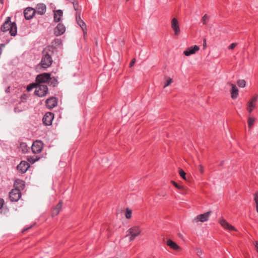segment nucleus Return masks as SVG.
<instances>
[{"mask_svg": "<svg viewBox=\"0 0 258 258\" xmlns=\"http://www.w3.org/2000/svg\"><path fill=\"white\" fill-rule=\"evenodd\" d=\"M37 84L36 83L35 84L33 83V84H31L28 85L27 87V90L28 92H30V91H32L34 88L36 89V87H37Z\"/></svg>", "mask_w": 258, "mask_h": 258, "instance_id": "obj_31", "label": "nucleus"}, {"mask_svg": "<svg viewBox=\"0 0 258 258\" xmlns=\"http://www.w3.org/2000/svg\"><path fill=\"white\" fill-rule=\"evenodd\" d=\"M54 54V48L51 46L46 47L42 52V58L39 65L43 69L51 66L53 62L52 56Z\"/></svg>", "mask_w": 258, "mask_h": 258, "instance_id": "obj_1", "label": "nucleus"}, {"mask_svg": "<svg viewBox=\"0 0 258 258\" xmlns=\"http://www.w3.org/2000/svg\"><path fill=\"white\" fill-rule=\"evenodd\" d=\"M62 205V202L61 201H59L58 203L57 204V205L55 206V208H54L52 211V216L54 217L58 214L59 212L60 211Z\"/></svg>", "mask_w": 258, "mask_h": 258, "instance_id": "obj_23", "label": "nucleus"}, {"mask_svg": "<svg viewBox=\"0 0 258 258\" xmlns=\"http://www.w3.org/2000/svg\"><path fill=\"white\" fill-rule=\"evenodd\" d=\"M212 213V211H208L204 214L198 215L194 220V222H204L207 221L209 218Z\"/></svg>", "mask_w": 258, "mask_h": 258, "instance_id": "obj_8", "label": "nucleus"}, {"mask_svg": "<svg viewBox=\"0 0 258 258\" xmlns=\"http://www.w3.org/2000/svg\"><path fill=\"white\" fill-rule=\"evenodd\" d=\"M179 174L183 179H184V180H186L185 177L186 173L182 169H179Z\"/></svg>", "mask_w": 258, "mask_h": 258, "instance_id": "obj_33", "label": "nucleus"}, {"mask_svg": "<svg viewBox=\"0 0 258 258\" xmlns=\"http://www.w3.org/2000/svg\"><path fill=\"white\" fill-rule=\"evenodd\" d=\"M209 20V16L207 14H205L202 18L201 21L203 25H207Z\"/></svg>", "mask_w": 258, "mask_h": 258, "instance_id": "obj_29", "label": "nucleus"}, {"mask_svg": "<svg viewBox=\"0 0 258 258\" xmlns=\"http://www.w3.org/2000/svg\"><path fill=\"white\" fill-rule=\"evenodd\" d=\"M4 203V200L2 198H0V210H2L1 213H3L4 214H7L9 212V210L7 208H3Z\"/></svg>", "mask_w": 258, "mask_h": 258, "instance_id": "obj_25", "label": "nucleus"}, {"mask_svg": "<svg viewBox=\"0 0 258 258\" xmlns=\"http://www.w3.org/2000/svg\"><path fill=\"white\" fill-rule=\"evenodd\" d=\"M54 41L55 42V44H59L61 43V40L59 39H56L54 40Z\"/></svg>", "mask_w": 258, "mask_h": 258, "instance_id": "obj_40", "label": "nucleus"}, {"mask_svg": "<svg viewBox=\"0 0 258 258\" xmlns=\"http://www.w3.org/2000/svg\"><path fill=\"white\" fill-rule=\"evenodd\" d=\"M43 148V143L41 141H34L31 146L32 152L35 154L39 153Z\"/></svg>", "mask_w": 258, "mask_h": 258, "instance_id": "obj_6", "label": "nucleus"}, {"mask_svg": "<svg viewBox=\"0 0 258 258\" xmlns=\"http://www.w3.org/2000/svg\"><path fill=\"white\" fill-rule=\"evenodd\" d=\"M54 18L53 21L55 22H59L63 15V12L61 10L53 11Z\"/></svg>", "mask_w": 258, "mask_h": 258, "instance_id": "obj_21", "label": "nucleus"}, {"mask_svg": "<svg viewBox=\"0 0 258 258\" xmlns=\"http://www.w3.org/2000/svg\"><path fill=\"white\" fill-rule=\"evenodd\" d=\"M38 160V159H36V160H34V161H33V162H36V161H37Z\"/></svg>", "mask_w": 258, "mask_h": 258, "instance_id": "obj_46", "label": "nucleus"}, {"mask_svg": "<svg viewBox=\"0 0 258 258\" xmlns=\"http://www.w3.org/2000/svg\"><path fill=\"white\" fill-rule=\"evenodd\" d=\"M0 4L1 5H3V4H4V0H0Z\"/></svg>", "mask_w": 258, "mask_h": 258, "instance_id": "obj_43", "label": "nucleus"}, {"mask_svg": "<svg viewBox=\"0 0 258 258\" xmlns=\"http://www.w3.org/2000/svg\"><path fill=\"white\" fill-rule=\"evenodd\" d=\"M219 222L221 225L226 229L230 231H237L234 227L229 224L225 219L221 220Z\"/></svg>", "mask_w": 258, "mask_h": 258, "instance_id": "obj_19", "label": "nucleus"}, {"mask_svg": "<svg viewBox=\"0 0 258 258\" xmlns=\"http://www.w3.org/2000/svg\"><path fill=\"white\" fill-rule=\"evenodd\" d=\"M255 246L256 248V250H257V252L258 253V241H256L255 243Z\"/></svg>", "mask_w": 258, "mask_h": 258, "instance_id": "obj_41", "label": "nucleus"}, {"mask_svg": "<svg viewBox=\"0 0 258 258\" xmlns=\"http://www.w3.org/2000/svg\"><path fill=\"white\" fill-rule=\"evenodd\" d=\"M236 45V43H233L229 46V49H233L235 47Z\"/></svg>", "mask_w": 258, "mask_h": 258, "instance_id": "obj_38", "label": "nucleus"}, {"mask_svg": "<svg viewBox=\"0 0 258 258\" xmlns=\"http://www.w3.org/2000/svg\"><path fill=\"white\" fill-rule=\"evenodd\" d=\"M66 31V27L61 23L57 24L54 29V33L55 35L58 36L63 34Z\"/></svg>", "mask_w": 258, "mask_h": 258, "instance_id": "obj_16", "label": "nucleus"}, {"mask_svg": "<svg viewBox=\"0 0 258 258\" xmlns=\"http://www.w3.org/2000/svg\"><path fill=\"white\" fill-rule=\"evenodd\" d=\"M35 14V10L31 7H28L24 11V15L26 20L31 19Z\"/></svg>", "mask_w": 258, "mask_h": 258, "instance_id": "obj_13", "label": "nucleus"}, {"mask_svg": "<svg viewBox=\"0 0 258 258\" xmlns=\"http://www.w3.org/2000/svg\"><path fill=\"white\" fill-rule=\"evenodd\" d=\"M30 167L29 163L25 161H22L17 166V169L21 173H25Z\"/></svg>", "mask_w": 258, "mask_h": 258, "instance_id": "obj_11", "label": "nucleus"}, {"mask_svg": "<svg viewBox=\"0 0 258 258\" xmlns=\"http://www.w3.org/2000/svg\"><path fill=\"white\" fill-rule=\"evenodd\" d=\"M136 62V59L135 58H134L133 59H132V60L131 61L130 63V67H132L134 64H135Z\"/></svg>", "mask_w": 258, "mask_h": 258, "instance_id": "obj_39", "label": "nucleus"}, {"mask_svg": "<svg viewBox=\"0 0 258 258\" xmlns=\"http://www.w3.org/2000/svg\"><path fill=\"white\" fill-rule=\"evenodd\" d=\"M11 17H8L2 25L1 29L3 32L10 31L11 35L13 36L16 35L17 33V25L15 22L12 23Z\"/></svg>", "mask_w": 258, "mask_h": 258, "instance_id": "obj_2", "label": "nucleus"}, {"mask_svg": "<svg viewBox=\"0 0 258 258\" xmlns=\"http://www.w3.org/2000/svg\"><path fill=\"white\" fill-rule=\"evenodd\" d=\"M173 82L172 79L170 78L169 79L166 84L164 86V88H166V87L168 86L172 82Z\"/></svg>", "mask_w": 258, "mask_h": 258, "instance_id": "obj_35", "label": "nucleus"}, {"mask_svg": "<svg viewBox=\"0 0 258 258\" xmlns=\"http://www.w3.org/2000/svg\"><path fill=\"white\" fill-rule=\"evenodd\" d=\"M255 118L254 117H249L248 118V126L249 127V129H251L254 122H255Z\"/></svg>", "mask_w": 258, "mask_h": 258, "instance_id": "obj_27", "label": "nucleus"}, {"mask_svg": "<svg viewBox=\"0 0 258 258\" xmlns=\"http://www.w3.org/2000/svg\"><path fill=\"white\" fill-rule=\"evenodd\" d=\"M256 212L258 213V205L256 206Z\"/></svg>", "mask_w": 258, "mask_h": 258, "instance_id": "obj_44", "label": "nucleus"}, {"mask_svg": "<svg viewBox=\"0 0 258 258\" xmlns=\"http://www.w3.org/2000/svg\"><path fill=\"white\" fill-rule=\"evenodd\" d=\"M48 87L45 84H37L35 90V94L38 97H42L48 93Z\"/></svg>", "mask_w": 258, "mask_h": 258, "instance_id": "obj_3", "label": "nucleus"}, {"mask_svg": "<svg viewBox=\"0 0 258 258\" xmlns=\"http://www.w3.org/2000/svg\"><path fill=\"white\" fill-rule=\"evenodd\" d=\"M14 186L15 187L14 188L19 189L21 191V190H23L25 188V185L22 180L17 179L14 182Z\"/></svg>", "mask_w": 258, "mask_h": 258, "instance_id": "obj_22", "label": "nucleus"}, {"mask_svg": "<svg viewBox=\"0 0 258 258\" xmlns=\"http://www.w3.org/2000/svg\"><path fill=\"white\" fill-rule=\"evenodd\" d=\"M171 27L174 31V35L178 36L180 33V29L178 21L175 18H173L171 20Z\"/></svg>", "mask_w": 258, "mask_h": 258, "instance_id": "obj_10", "label": "nucleus"}, {"mask_svg": "<svg viewBox=\"0 0 258 258\" xmlns=\"http://www.w3.org/2000/svg\"><path fill=\"white\" fill-rule=\"evenodd\" d=\"M132 216V211L128 209H126V213H125V217L127 219H130Z\"/></svg>", "mask_w": 258, "mask_h": 258, "instance_id": "obj_34", "label": "nucleus"}, {"mask_svg": "<svg viewBox=\"0 0 258 258\" xmlns=\"http://www.w3.org/2000/svg\"><path fill=\"white\" fill-rule=\"evenodd\" d=\"M166 244L171 248L174 250H177L180 248L179 246L175 242L171 240V239L167 240Z\"/></svg>", "mask_w": 258, "mask_h": 258, "instance_id": "obj_24", "label": "nucleus"}, {"mask_svg": "<svg viewBox=\"0 0 258 258\" xmlns=\"http://www.w3.org/2000/svg\"><path fill=\"white\" fill-rule=\"evenodd\" d=\"M50 79V74L43 73L37 75L36 78V83L37 84H43L44 83L48 82Z\"/></svg>", "mask_w": 258, "mask_h": 258, "instance_id": "obj_7", "label": "nucleus"}, {"mask_svg": "<svg viewBox=\"0 0 258 258\" xmlns=\"http://www.w3.org/2000/svg\"><path fill=\"white\" fill-rule=\"evenodd\" d=\"M35 10L36 11V14H39L40 15H43L46 12V6L43 3L38 4Z\"/></svg>", "mask_w": 258, "mask_h": 258, "instance_id": "obj_17", "label": "nucleus"}, {"mask_svg": "<svg viewBox=\"0 0 258 258\" xmlns=\"http://www.w3.org/2000/svg\"><path fill=\"white\" fill-rule=\"evenodd\" d=\"M26 97H27V96H26V95L24 94V95H23V96H22L21 98H25V99H26Z\"/></svg>", "mask_w": 258, "mask_h": 258, "instance_id": "obj_42", "label": "nucleus"}, {"mask_svg": "<svg viewBox=\"0 0 258 258\" xmlns=\"http://www.w3.org/2000/svg\"><path fill=\"white\" fill-rule=\"evenodd\" d=\"M171 182L173 184V185L177 188H178L179 189H181L183 191H184L185 190V188L183 186L178 184L177 183H176L174 181H172Z\"/></svg>", "mask_w": 258, "mask_h": 258, "instance_id": "obj_30", "label": "nucleus"}, {"mask_svg": "<svg viewBox=\"0 0 258 258\" xmlns=\"http://www.w3.org/2000/svg\"><path fill=\"white\" fill-rule=\"evenodd\" d=\"M141 231L139 226H134L133 227L131 228L128 230V232L131 235L130 237V240H133L136 237L138 236Z\"/></svg>", "mask_w": 258, "mask_h": 258, "instance_id": "obj_9", "label": "nucleus"}, {"mask_svg": "<svg viewBox=\"0 0 258 258\" xmlns=\"http://www.w3.org/2000/svg\"><path fill=\"white\" fill-rule=\"evenodd\" d=\"M254 196V200L256 206H258V193H255Z\"/></svg>", "mask_w": 258, "mask_h": 258, "instance_id": "obj_36", "label": "nucleus"}, {"mask_svg": "<svg viewBox=\"0 0 258 258\" xmlns=\"http://www.w3.org/2000/svg\"><path fill=\"white\" fill-rule=\"evenodd\" d=\"M200 48L198 46L195 45L194 46L188 47L183 51V54L186 56H189L195 54L199 50Z\"/></svg>", "mask_w": 258, "mask_h": 258, "instance_id": "obj_18", "label": "nucleus"}, {"mask_svg": "<svg viewBox=\"0 0 258 258\" xmlns=\"http://www.w3.org/2000/svg\"><path fill=\"white\" fill-rule=\"evenodd\" d=\"M57 104V100L56 98L54 97H51L45 101V105L49 109H52L55 107Z\"/></svg>", "mask_w": 258, "mask_h": 258, "instance_id": "obj_15", "label": "nucleus"}, {"mask_svg": "<svg viewBox=\"0 0 258 258\" xmlns=\"http://www.w3.org/2000/svg\"><path fill=\"white\" fill-rule=\"evenodd\" d=\"M237 83L239 87L243 88L245 86L246 82L244 80H239Z\"/></svg>", "mask_w": 258, "mask_h": 258, "instance_id": "obj_32", "label": "nucleus"}, {"mask_svg": "<svg viewBox=\"0 0 258 258\" xmlns=\"http://www.w3.org/2000/svg\"><path fill=\"white\" fill-rule=\"evenodd\" d=\"M257 99V96H254L247 102L246 109L249 113L255 108Z\"/></svg>", "mask_w": 258, "mask_h": 258, "instance_id": "obj_14", "label": "nucleus"}, {"mask_svg": "<svg viewBox=\"0 0 258 258\" xmlns=\"http://www.w3.org/2000/svg\"><path fill=\"white\" fill-rule=\"evenodd\" d=\"M21 197V192L19 189L14 188L9 192V198L11 202H17Z\"/></svg>", "mask_w": 258, "mask_h": 258, "instance_id": "obj_4", "label": "nucleus"}, {"mask_svg": "<svg viewBox=\"0 0 258 258\" xmlns=\"http://www.w3.org/2000/svg\"><path fill=\"white\" fill-rule=\"evenodd\" d=\"M53 118V113L51 112H47L45 114L42 118L43 122L46 125H50L52 123Z\"/></svg>", "mask_w": 258, "mask_h": 258, "instance_id": "obj_12", "label": "nucleus"}, {"mask_svg": "<svg viewBox=\"0 0 258 258\" xmlns=\"http://www.w3.org/2000/svg\"><path fill=\"white\" fill-rule=\"evenodd\" d=\"M21 146H26V145L25 144H23L21 145Z\"/></svg>", "mask_w": 258, "mask_h": 258, "instance_id": "obj_45", "label": "nucleus"}, {"mask_svg": "<svg viewBox=\"0 0 258 258\" xmlns=\"http://www.w3.org/2000/svg\"><path fill=\"white\" fill-rule=\"evenodd\" d=\"M76 20L77 24L82 28L84 36L87 35V26L85 22L81 18V12H77L76 14Z\"/></svg>", "mask_w": 258, "mask_h": 258, "instance_id": "obj_5", "label": "nucleus"}, {"mask_svg": "<svg viewBox=\"0 0 258 258\" xmlns=\"http://www.w3.org/2000/svg\"><path fill=\"white\" fill-rule=\"evenodd\" d=\"M48 83L50 84V85H52L53 87H55L58 84L57 79L54 77H51L50 76Z\"/></svg>", "mask_w": 258, "mask_h": 258, "instance_id": "obj_26", "label": "nucleus"}, {"mask_svg": "<svg viewBox=\"0 0 258 258\" xmlns=\"http://www.w3.org/2000/svg\"><path fill=\"white\" fill-rule=\"evenodd\" d=\"M231 86V90L230 91L231 93V97L232 99L237 98L238 95V89L236 86L235 85L231 84L230 83H228Z\"/></svg>", "mask_w": 258, "mask_h": 258, "instance_id": "obj_20", "label": "nucleus"}, {"mask_svg": "<svg viewBox=\"0 0 258 258\" xmlns=\"http://www.w3.org/2000/svg\"><path fill=\"white\" fill-rule=\"evenodd\" d=\"M198 170L200 171L201 173H203L204 172V168L201 165H199L198 166Z\"/></svg>", "mask_w": 258, "mask_h": 258, "instance_id": "obj_37", "label": "nucleus"}, {"mask_svg": "<svg viewBox=\"0 0 258 258\" xmlns=\"http://www.w3.org/2000/svg\"><path fill=\"white\" fill-rule=\"evenodd\" d=\"M73 5L74 9L77 12L79 11V3L77 0H69V1Z\"/></svg>", "mask_w": 258, "mask_h": 258, "instance_id": "obj_28", "label": "nucleus"}]
</instances>
